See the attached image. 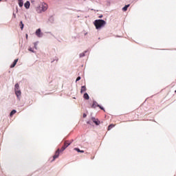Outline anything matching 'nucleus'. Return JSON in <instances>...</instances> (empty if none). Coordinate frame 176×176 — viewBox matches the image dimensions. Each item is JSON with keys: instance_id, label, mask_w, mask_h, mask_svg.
<instances>
[{"instance_id": "1", "label": "nucleus", "mask_w": 176, "mask_h": 176, "mask_svg": "<svg viewBox=\"0 0 176 176\" xmlns=\"http://www.w3.org/2000/svg\"><path fill=\"white\" fill-rule=\"evenodd\" d=\"M94 24L96 30H101V28H103V27H105L107 22L102 19H96L94 22Z\"/></svg>"}, {"instance_id": "2", "label": "nucleus", "mask_w": 176, "mask_h": 176, "mask_svg": "<svg viewBox=\"0 0 176 176\" xmlns=\"http://www.w3.org/2000/svg\"><path fill=\"white\" fill-rule=\"evenodd\" d=\"M47 8H49V6H47V4L46 3H42V4H41L42 12H46V10H47Z\"/></svg>"}, {"instance_id": "3", "label": "nucleus", "mask_w": 176, "mask_h": 176, "mask_svg": "<svg viewBox=\"0 0 176 176\" xmlns=\"http://www.w3.org/2000/svg\"><path fill=\"white\" fill-rule=\"evenodd\" d=\"M58 156H60V148H58L56 150V151L55 152V154L53 156V160H56V159H57V157H58Z\"/></svg>"}, {"instance_id": "4", "label": "nucleus", "mask_w": 176, "mask_h": 176, "mask_svg": "<svg viewBox=\"0 0 176 176\" xmlns=\"http://www.w3.org/2000/svg\"><path fill=\"white\" fill-rule=\"evenodd\" d=\"M15 94L18 99H20V96H21V91L19 89H15Z\"/></svg>"}, {"instance_id": "5", "label": "nucleus", "mask_w": 176, "mask_h": 176, "mask_svg": "<svg viewBox=\"0 0 176 176\" xmlns=\"http://www.w3.org/2000/svg\"><path fill=\"white\" fill-rule=\"evenodd\" d=\"M71 144H72V142H69V140H66V141L64 142L63 146H64V148H65V149H67V148H68L69 145H71Z\"/></svg>"}, {"instance_id": "6", "label": "nucleus", "mask_w": 176, "mask_h": 176, "mask_svg": "<svg viewBox=\"0 0 176 176\" xmlns=\"http://www.w3.org/2000/svg\"><path fill=\"white\" fill-rule=\"evenodd\" d=\"M91 120L94 122V123H95V124H96V126H98L100 123V120H98L97 118H92Z\"/></svg>"}, {"instance_id": "7", "label": "nucleus", "mask_w": 176, "mask_h": 176, "mask_svg": "<svg viewBox=\"0 0 176 176\" xmlns=\"http://www.w3.org/2000/svg\"><path fill=\"white\" fill-rule=\"evenodd\" d=\"M36 35L38 37L41 38V36H42V34L41 33V29H38L36 31Z\"/></svg>"}, {"instance_id": "8", "label": "nucleus", "mask_w": 176, "mask_h": 176, "mask_svg": "<svg viewBox=\"0 0 176 176\" xmlns=\"http://www.w3.org/2000/svg\"><path fill=\"white\" fill-rule=\"evenodd\" d=\"M18 61H19V59H15L13 62V64H12L10 65V68H14V67H16V64H17Z\"/></svg>"}, {"instance_id": "9", "label": "nucleus", "mask_w": 176, "mask_h": 176, "mask_svg": "<svg viewBox=\"0 0 176 176\" xmlns=\"http://www.w3.org/2000/svg\"><path fill=\"white\" fill-rule=\"evenodd\" d=\"M97 107H100V104L96 101L94 102L93 104L91 106V108H97Z\"/></svg>"}, {"instance_id": "10", "label": "nucleus", "mask_w": 176, "mask_h": 176, "mask_svg": "<svg viewBox=\"0 0 176 176\" xmlns=\"http://www.w3.org/2000/svg\"><path fill=\"white\" fill-rule=\"evenodd\" d=\"M30 1H27L26 3H25L24 4V6L26 9H30Z\"/></svg>"}, {"instance_id": "11", "label": "nucleus", "mask_w": 176, "mask_h": 176, "mask_svg": "<svg viewBox=\"0 0 176 176\" xmlns=\"http://www.w3.org/2000/svg\"><path fill=\"white\" fill-rule=\"evenodd\" d=\"M74 151H76V152H78L80 153H85V151L80 150V149H79L78 148H74Z\"/></svg>"}, {"instance_id": "12", "label": "nucleus", "mask_w": 176, "mask_h": 176, "mask_svg": "<svg viewBox=\"0 0 176 176\" xmlns=\"http://www.w3.org/2000/svg\"><path fill=\"white\" fill-rule=\"evenodd\" d=\"M18 3H19L20 8H23V6L24 5L23 0H18Z\"/></svg>"}, {"instance_id": "13", "label": "nucleus", "mask_w": 176, "mask_h": 176, "mask_svg": "<svg viewBox=\"0 0 176 176\" xmlns=\"http://www.w3.org/2000/svg\"><path fill=\"white\" fill-rule=\"evenodd\" d=\"M83 98H85V100H89V98H90V97L89 96V94H87V93H85L84 94Z\"/></svg>"}, {"instance_id": "14", "label": "nucleus", "mask_w": 176, "mask_h": 176, "mask_svg": "<svg viewBox=\"0 0 176 176\" xmlns=\"http://www.w3.org/2000/svg\"><path fill=\"white\" fill-rule=\"evenodd\" d=\"M86 90H87L86 86H82L81 87L80 93H84V91H86Z\"/></svg>"}, {"instance_id": "15", "label": "nucleus", "mask_w": 176, "mask_h": 176, "mask_svg": "<svg viewBox=\"0 0 176 176\" xmlns=\"http://www.w3.org/2000/svg\"><path fill=\"white\" fill-rule=\"evenodd\" d=\"M19 25L21 27V31H23V28H24V23H23V21H21L19 23Z\"/></svg>"}, {"instance_id": "16", "label": "nucleus", "mask_w": 176, "mask_h": 176, "mask_svg": "<svg viewBox=\"0 0 176 176\" xmlns=\"http://www.w3.org/2000/svg\"><path fill=\"white\" fill-rule=\"evenodd\" d=\"M130 6V5H126L123 8H122V10L124 12H126V10H127V9L129 8V7Z\"/></svg>"}, {"instance_id": "17", "label": "nucleus", "mask_w": 176, "mask_h": 176, "mask_svg": "<svg viewBox=\"0 0 176 176\" xmlns=\"http://www.w3.org/2000/svg\"><path fill=\"white\" fill-rule=\"evenodd\" d=\"M115 127V124H111L108 126V130H111V129H113Z\"/></svg>"}, {"instance_id": "18", "label": "nucleus", "mask_w": 176, "mask_h": 176, "mask_svg": "<svg viewBox=\"0 0 176 176\" xmlns=\"http://www.w3.org/2000/svg\"><path fill=\"white\" fill-rule=\"evenodd\" d=\"M16 110H12L11 112H10V116H13V115H14V113H16Z\"/></svg>"}, {"instance_id": "19", "label": "nucleus", "mask_w": 176, "mask_h": 176, "mask_svg": "<svg viewBox=\"0 0 176 176\" xmlns=\"http://www.w3.org/2000/svg\"><path fill=\"white\" fill-rule=\"evenodd\" d=\"M86 52H87L85 51V52L80 54V57H85V53H86Z\"/></svg>"}, {"instance_id": "20", "label": "nucleus", "mask_w": 176, "mask_h": 176, "mask_svg": "<svg viewBox=\"0 0 176 176\" xmlns=\"http://www.w3.org/2000/svg\"><path fill=\"white\" fill-rule=\"evenodd\" d=\"M19 87H20V86L18 84L15 85V90H19Z\"/></svg>"}, {"instance_id": "21", "label": "nucleus", "mask_w": 176, "mask_h": 176, "mask_svg": "<svg viewBox=\"0 0 176 176\" xmlns=\"http://www.w3.org/2000/svg\"><path fill=\"white\" fill-rule=\"evenodd\" d=\"M64 151H65V148H64V146H63L62 148L60 150V152H64Z\"/></svg>"}, {"instance_id": "22", "label": "nucleus", "mask_w": 176, "mask_h": 176, "mask_svg": "<svg viewBox=\"0 0 176 176\" xmlns=\"http://www.w3.org/2000/svg\"><path fill=\"white\" fill-rule=\"evenodd\" d=\"M98 108H100V109H102V111H104V112H105V109H104V107L100 106L98 107Z\"/></svg>"}, {"instance_id": "23", "label": "nucleus", "mask_w": 176, "mask_h": 176, "mask_svg": "<svg viewBox=\"0 0 176 176\" xmlns=\"http://www.w3.org/2000/svg\"><path fill=\"white\" fill-rule=\"evenodd\" d=\"M80 79H81L80 76H78V77L76 78V82H78V81L80 80Z\"/></svg>"}, {"instance_id": "24", "label": "nucleus", "mask_w": 176, "mask_h": 176, "mask_svg": "<svg viewBox=\"0 0 176 176\" xmlns=\"http://www.w3.org/2000/svg\"><path fill=\"white\" fill-rule=\"evenodd\" d=\"M28 50H29L30 52H32V53H34V50H32V48L30 47V48L28 49Z\"/></svg>"}, {"instance_id": "25", "label": "nucleus", "mask_w": 176, "mask_h": 176, "mask_svg": "<svg viewBox=\"0 0 176 176\" xmlns=\"http://www.w3.org/2000/svg\"><path fill=\"white\" fill-rule=\"evenodd\" d=\"M82 116H83V118H86V116H87V115H86V113H84V114L82 115Z\"/></svg>"}, {"instance_id": "26", "label": "nucleus", "mask_w": 176, "mask_h": 176, "mask_svg": "<svg viewBox=\"0 0 176 176\" xmlns=\"http://www.w3.org/2000/svg\"><path fill=\"white\" fill-rule=\"evenodd\" d=\"M14 19H16V14H13Z\"/></svg>"}, {"instance_id": "27", "label": "nucleus", "mask_w": 176, "mask_h": 176, "mask_svg": "<svg viewBox=\"0 0 176 176\" xmlns=\"http://www.w3.org/2000/svg\"><path fill=\"white\" fill-rule=\"evenodd\" d=\"M28 38V34H26V39Z\"/></svg>"}, {"instance_id": "28", "label": "nucleus", "mask_w": 176, "mask_h": 176, "mask_svg": "<svg viewBox=\"0 0 176 176\" xmlns=\"http://www.w3.org/2000/svg\"><path fill=\"white\" fill-rule=\"evenodd\" d=\"M2 0H0V2Z\"/></svg>"}]
</instances>
